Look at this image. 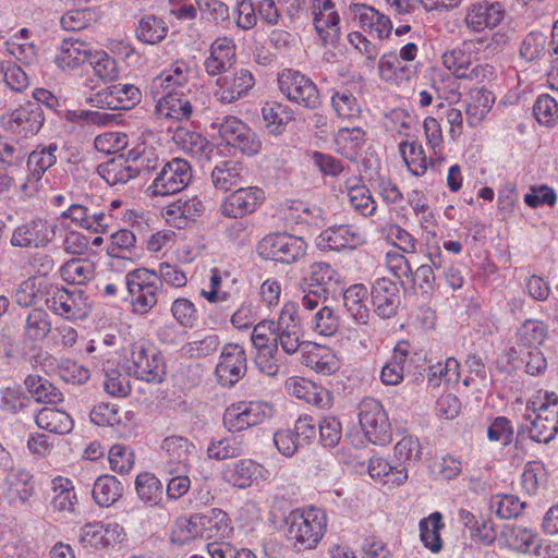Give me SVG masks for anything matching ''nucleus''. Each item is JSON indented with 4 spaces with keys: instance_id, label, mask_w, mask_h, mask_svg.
Segmentation results:
<instances>
[{
    "instance_id": "obj_1",
    "label": "nucleus",
    "mask_w": 558,
    "mask_h": 558,
    "mask_svg": "<svg viewBox=\"0 0 558 558\" xmlns=\"http://www.w3.org/2000/svg\"><path fill=\"white\" fill-rule=\"evenodd\" d=\"M162 281L181 288L186 284L187 278L179 267L168 263L159 265V276L147 268H136L128 272L125 287L136 313L147 314L157 304Z\"/></svg>"
},
{
    "instance_id": "obj_2",
    "label": "nucleus",
    "mask_w": 558,
    "mask_h": 558,
    "mask_svg": "<svg viewBox=\"0 0 558 558\" xmlns=\"http://www.w3.org/2000/svg\"><path fill=\"white\" fill-rule=\"evenodd\" d=\"M298 305L286 303L277 320L264 319L253 328L251 340L258 347L268 348L271 341L280 344L283 353L292 355L301 345L302 328L298 316Z\"/></svg>"
},
{
    "instance_id": "obj_3",
    "label": "nucleus",
    "mask_w": 558,
    "mask_h": 558,
    "mask_svg": "<svg viewBox=\"0 0 558 558\" xmlns=\"http://www.w3.org/2000/svg\"><path fill=\"white\" fill-rule=\"evenodd\" d=\"M287 538L296 550L315 548L326 532V514L322 509H295L286 518Z\"/></svg>"
},
{
    "instance_id": "obj_4",
    "label": "nucleus",
    "mask_w": 558,
    "mask_h": 558,
    "mask_svg": "<svg viewBox=\"0 0 558 558\" xmlns=\"http://www.w3.org/2000/svg\"><path fill=\"white\" fill-rule=\"evenodd\" d=\"M524 418L529 424L520 427L519 435L526 429L533 441L549 442L558 433V396L545 392L543 399L529 401Z\"/></svg>"
},
{
    "instance_id": "obj_5",
    "label": "nucleus",
    "mask_w": 558,
    "mask_h": 558,
    "mask_svg": "<svg viewBox=\"0 0 558 558\" xmlns=\"http://www.w3.org/2000/svg\"><path fill=\"white\" fill-rule=\"evenodd\" d=\"M128 374L148 384H160L167 375L162 353L150 342L137 341L131 345Z\"/></svg>"
},
{
    "instance_id": "obj_6",
    "label": "nucleus",
    "mask_w": 558,
    "mask_h": 558,
    "mask_svg": "<svg viewBox=\"0 0 558 558\" xmlns=\"http://www.w3.org/2000/svg\"><path fill=\"white\" fill-rule=\"evenodd\" d=\"M307 243L290 233H271L262 239L257 253L262 258L282 264L296 263L306 255Z\"/></svg>"
},
{
    "instance_id": "obj_7",
    "label": "nucleus",
    "mask_w": 558,
    "mask_h": 558,
    "mask_svg": "<svg viewBox=\"0 0 558 558\" xmlns=\"http://www.w3.org/2000/svg\"><path fill=\"white\" fill-rule=\"evenodd\" d=\"M359 422L367 440L385 446L392 439L391 424L381 403L374 398H364L359 405Z\"/></svg>"
},
{
    "instance_id": "obj_8",
    "label": "nucleus",
    "mask_w": 558,
    "mask_h": 558,
    "mask_svg": "<svg viewBox=\"0 0 558 558\" xmlns=\"http://www.w3.org/2000/svg\"><path fill=\"white\" fill-rule=\"evenodd\" d=\"M278 86L290 101L306 109L315 110L322 104L316 84L300 71L284 69L278 75Z\"/></svg>"
},
{
    "instance_id": "obj_9",
    "label": "nucleus",
    "mask_w": 558,
    "mask_h": 558,
    "mask_svg": "<svg viewBox=\"0 0 558 558\" xmlns=\"http://www.w3.org/2000/svg\"><path fill=\"white\" fill-rule=\"evenodd\" d=\"M213 126L218 128L220 137L228 145L239 149L242 154L253 156L262 149L259 136L236 117L229 116L221 120L217 119Z\"/></svg>"
},
{
    "instance_id": "obj_10",
    "label": "nucleus",
    "mask_w": 558,
    "mask_h": 558,
    "mask_svg": "<svg viewBox=\"0 0 558 558\" xmlns=\"http://www.w3.org/2000/svg\"><path fill=\"white\" fill-rule=\"evenodd\" d=\"M213 126L218 128L220 137L228 145L239 149L242 154L253 156L262 149L259 136L236 117L229 116L221 120L217 119Z\"/></svg>"
},
{
    "instance_id": "obj_11",
    "label": "nucleus",
    "mask_w": 558,
    "mask_h": 558,
    "mask_svg": "<svg viewBox=\"0 0 558 558\" xmlns=\"http://www.w3.org/2000/svg\"><path fill=\"white\" fill-rule=\"evenodd\" d=\"M272 408L262 401L238 402L228 407L223 414V425L231 433H239L271 417Z\"/></svg>"
},
{
    "instance_id": "obj_12",
    "label": "nucleus",
    "mask_w": 558,
    "mask_h": 558,
    "mask_svg": "<svg viewBox=\"0 0 558 558\" xmlns=\"http://www.w3.org/2000/svg\"><path fill=\"white\" fill-rule=\"evenodd\" d=\"M192 178L190 162L182 158H173L162 167L148 190L154 196L177 194L190 184Z\"/></svg>"
},
{
    "instance_id": "obj_13",
    "label": "nucleus",
    "mask_w": 558,
    "mask_h": 558,
    "mask_svg": "<svg viewBox=\"0 0 558 558\" xmlns=\"http://www.w3.org/2000/svg\"><path fill=\"white\" fill-rule=\"evenodd\" d=\"M59 145L56 142L49 144H39L36 148L27 154L26 166L28 174L26 181L21 184V191L32 196L36 191V184L40 181L43 175L52 168L58 160Z\"/></svg>"
},
{
    "instance_id": "obj_14",
    "label": "nucleus",
    "mask_w": 558,
    "mask_h": 558,
    "mask_svg": "<svg viewBox=\"0 0 558 558\" xmlns=\"http://www.w3.org/2000/svg\"><path fill=\"white\" fill-rule=\"evenodd\" d=\"M246 371L247 357L244 348L238 343L223 345L215 368L217 381L223 387H232L245 375Z\"/></svg>"
},
{
    "instance_id": "obj_15",
    "label": "nucleus",
    "mask_w": 558,
    "mask_h": 558,
    "mask_svg": "<svg viewBox=\"0 0 558 558\" xmlns=\"http://www.w3.org/2000/svg\"><path fill=\"white\" fill-rule=\"evenodd\" d=\"M265 199V193L260 187H240L230 193L220 205L223 217L240 219L253 214Z\"/></svg>"
},
{
    "instance_id": "obj_16",
    "label": "nucleus",
    "mask_w": 558,
    "mask_h": 558,
    "mask_svg": "<svg viewBox=\"0 0 558 558\" xmlns=\"http://www.w3.org/2000/svg\"><path fill=\"white\" fill-rule=\"evenodd\" d=\"M506 16L505 5L499 2L481 1L471 4L465 13L464 23L472 32H483L498 26Z\"/></svg>"
},
{
    "instance_id": "obj_17",
    "label": "nucleus",
    "mask_w": 558,
    "mask_h": 558,
    "mask_svg": "<svg viewBox=\"0 0 558 558\" xmlns=\"http://www.w3.org/2000/svg\"><path fill=\"white\" fill-rule=\"evenodd\" d=\"M365 243L364 233L353 225L332 226L320 232L317 245L324 250H354Z\"/></svg>"
},
{
    "instance_id": "obj_18",
    "label": "nucleus",
    "mask_w": 558,
    "mask_h": 558,
    "mask_svg": "<svg viewBox=\"0 0 558 558\" xmlns=\"http://www.w3.org/2000/svg\"><path fill=\"white\" fill-rule=\"evenodd\" d=\"M301 289L316 290L328 296L342 290L341 276L330 264L315 262L310 266L308 274L302 278Z\"/></svg>"
},
{
    "instance_id": "obj_19",
    "label": "nucleus",
    "mask_w": 558,
    "mask_h": 558,
    "mask_svg": "<svg viewBox=\"0 0 558 558\" xmlns=\"http://www.w3.org/2000/svg\"><path fill=\"white\" fill-rule=\"evenodd\" d=\"M161 448L169 459L163 465L167 474H173V471L189 472L190 458L196 450L193 441L181 435H171L162 440Z\"/></svg>"
},
{
    "instance_id": "obj_20",
    "label": "nucleus",
    "mask_w": 558,
    "mask_h": 558,
    "mask_svg": "<svg viewBox=\"0 0 558 558\" xmlns=\"http://www.w3.org/2000/svg\"><path fill=\"white\" fill-rule=\"evenodd\" d=\"M372 303L375 313L381 318H391L400 305V290L396 282L388 278H378L372 286Z\"/></svg>"
},
{
    "instance_id": "obj_21",
    "label": "nucleus",
    "mask_w": 558,
    "mask_h": 558,
    "mask_svg": "<svg viewBox=\"0 0 558 558\" xmlns=\"http://www.w3.org/2000/svg\"><path fill=\"white\" fill-rule=\"evenodd\" d=\"M45 120L40 104L26 101L9 113L8 124L11 130L28 136L37 134Z\"/></svg>"
},
{
    "instance_id": "obj_22",
    "label": "nucleus",
    "mask_w": 558,
    "mask_h": 558,
    "mask_svg": "<svg viewBox=\"0 0 558 558\" xmlns=\"http://www.w3.org/2000/svg\"><path fill=\"white\" fill-rule=\"evenodd\" d=\"M254 77L246 69L217 80L215 97L222 104H231L245 96L254 86Z\"/></svg>"
},
{
    "instance_id": "obj_23",
    "label": "nucleus",
    "mask_w": 558,
    "mask_h": 558,
    "mask_svg": "<svg viewBox=\"0 0 558 558\" xmlns=\"http://www.w3.org/2000/svg\"><path fill=\"white\" fill-rule=\"evenodd\" d=\"M20 317L23 320V342L31 348L38 347L51 331L50 315L43 308L33 307Z\"/></svg>"
},
{
    "instance_id": "obj_24",
    "label": "nucleus",
    "mask_w": 558,
    "mask_h": 558,
    "mask_svg": "<svg viewBox=\"0 0 558 558\" xmlns=\"http://www.w3.org/2000/svg\"><path fill=\"white\" fill-rule=\"evenodd\" d=\"M268 471L252 459H242L223 469V478L238 488H247L258 480H266Z\"/></svg>"
},
{
    "instance_id": "obj_25",
    "label": "nucleus",
    "mask_w": 558,
    "mask_h": 558,
    "mask_svg": "<svg viewBox=\"0 0 558 558\" xmlns=\"http://www.w3.org/2000/svg\"><path fill=\"white\" fill-rule=\"evenodd\" d=\"M47 221L34 219L16 227L10 239V243L15 247H41L47 245L52 235Z\"/></svg>"
},
{
    "instance_id": "obj_26",
    "label": "nucleus",
    "mask_w": 558,
    "mask_h": 558,
    "mask_svg": "<svg viewBox=\"0 0 558 558\" xmlns=\"http://www.w3.org/2000/svg\"><path fill=\"white\" fill-rule=\"evenodd\" d=\"M172 140L185 154L198 161H209L216 150L214 143L201 133L182 126L174 130Z\"/></svg>"
},
{
    "instance_id": "obj_27",
    "label": "nucleus",
    "mask_w": 558,
    "mask_h": 558,
    "mask_svg": "<svg viewBox=\"0 0 558 558\" xmlns=\"http://www.w3.org/2000/svg\"><path fill=\"white\" fill-rule=\"evenodd\" d=\"M47 306L57 315L68 319H77L85 316V300L81 291H69L64 288H56Z\"/></svg>"
},
{
    "instance_id": "obj_28",
    "label": "nucleus",
    "mask_w": 558,
    "mask_h": 558,
    "mask_svg": "<svg viewBox=\"0 0 558 558\" xmlns=\"http://www.w3.org/2000/svg\"><path fill=\"white\" fill-rule=\"evenodd\" d=\"M286 387L292 396L319 409H328L332 403L329 390L304 377L290 378Z\"/></svg>"
},
{
    "instance_id": "obj_29",
    "label": "nucleus",
    "mask_w": 558,
    "mask_h": 558,
    "mask_svg": "<svg viewBox=\"0 0 558 558\" xmlns=\"http://www.w3.org/2000/svg\"><path fill=\"white\" fill-rule=\"evenodd\" d=\"M340 17L331 0H324L314 13L315 29L325 46H335L340 38Z\"/></svg>"
},
{
    "instance_id": "obj_30",
    "label": "nucleus",
    "mask_w": 558,
    "mask_h": 558,
    "mask_svg": "<svg viewBox=\"0 0 558 558\" xmlns=\"http://www.w3.org/2000/svg\"><path fill=\"white\" fill-rule=\"evenodd\" d=\"M350 13L359 21L360 26L371 34L375 33L379 39L388 38L392 31L389 17L364 3L349 5Z\"/></svg>"
},
{
    "instance_id": "obj_31",
    "label": "nucleus",
    "mask_w": 558,
    "mask_h": 558,
    "mask_svg": "<svg viewBox=\"0 0 558 558\" xmlns=\"http://www.w3.org/2000/svg\"><path fill=\"white\" fill-rule=\"evenodd\" d=\"M190 94L191 93L183 95L174 93V95L162 94L158 97H154L157 99L155 114L158 118H165L177 122L189 120L194 109Z\"/></svg>"
},
{
    "instance_id": "obj_32",
    "label": "nucleus",
    "mask_w": 558,
    "mask_h": 558,
    "mask_svg": "<svg viewBox=\"0 0 558 558\" xmlns=\"http://www.w3.org/2000/svg\"><path fill=\"white\" fill-rule=\"evenodd\" d=\"M235 61V46L232 39L223 37L216 39L204 62L208 75L216 76L229 70Z\"/></svg>"
},
{
    "instance_id": "obj_33",
    "label": "nucleus",
    "mask_w": 558,
    "mask_h": 558,
    "mask_svg": "<svg viewBox=\"0 0 558 558\" xmlns=\"http://www.w3.org/2000/svg\"><path fill=\"white\" fill-rule=\"evenodd\" d=\"M508 546L522 554L539 556L543 539L538 533L530 527L512 525L504 532Z\"/></svg>"
},
{
    "instance_id": "obj_34",
    "label": "nucleus",
    "mask_w": 558,
    "mask_h": 558,
    "mask_svg": "<svg viewBox=\"0 0 558 558\" xmlns=\"http://www.w3.org/2000/svg\"><path fill=\"white\" fill-rule=\"evenodd\" d=\"M90 51L92 49L87 43L66 38L62 41L60 50L54 57V62L62 70L75 69L87 62Z\"/></svg>"
},
{
    "instance_id": "obj_35",
    "label": "nucleus",
    "mask_w": 558,
    "mask_h": 558,
    "mask_svg": "<svg viewBox=\"0 0 558 558\" xmlns=\"http://www.w3.org/2000/svg\"><path fill=\"white\" fill-rule=\"evenodd\" d=\"M495 102L494 94L485 87H474L469 93L465 106L466 123L477 126L488 114Z\"/></svg>"
},
{
    "instance_id": "obj_36",
    "label": "nucleus",
    "mask_w": 558,
    "mask_h": 558,
    "mask_svg": "<svg viewBox=\"0 0 558 558\" xmlns=\"http://www.w3.org/2000/svg\"><path fill=\"white\" fill-rule=\"evenodd\" d=\"M98 174L111 186L124 184L138 174L123 156L112 158L97 167Z\"/></svg>"
},
{
    "instance_id": "obj_37",
    "label": "nucleus",
    "mask_w": 558,
    "mask_h": 558,
    "mask_svg": "<svg viewBox=\"0 0 558 558\" xmlns=\"http://www.w3.org/2000/svg\"><path fill=\"white\" fill-rule=\"evenodd\" d=\"M4 483L11 497L17 498L22 504L27 502L35 492L34 476L22 468H10Z\"/></svg>"
},
{
    "instance_id": "obj_38",
    "label": "nucleus",
    "mask_w": 558,
    "mask_h": 558,
    "mask_svg": "<svg viewBox=\"0 0 558 558\" xmlns=\"http://www.w3.org/2000/svg\"><path fill=\"white\" fill-rule=\"evenodd\" d=\"M51 508L62 513H73L77 505V496L71 480L57 476L51 481Z\"/></svg>"
},
{
    "instance_id": "obj_39",
    "label": "nucleus",
    "mask_w": 558,
    "mask_h": 558,
    "mask_svg": "<svg viewBox=\"0 0 558 558\" xmlns=\"http://www.w3.org/2000/svg\"><path fill=\"white\" fill-rule=\"evenodd\" d=\"M367 471L372 478L378 480L384 485L399 486L408 480V470L404 465L391 466L388 461L379 457L369 459Z\"/></svg>"
},
{
    "instance_id": "obj_40",
    "label": "nucleus",
    "mask_w": 558,
    "mask_h": 558,
    "mask_svg": "<svg viewBox=\"0 0 558 558\" xmlns=\"http://www.w3.org/2000/svg\"><path fill=\"white\" fill-rule=\"evenodd\" d=\"M242 172V162L233 159L222 160L211 170V182L216 189L227 192L241 183Z\"/></svg>"
},
{
    "instance_id": "obj_41",
    "label": "nucleus",
    "mask_w": 558,
    "mask_h": 558,
    "mask_svg": "<svg viewBox=\"0 0 558 558\" xmlns=\"http://www.w3.org/2000/svg\"><path fill=\"white\" fill-rule=\"evenodd\" d=\"M368 291L362 283H355L345 289L342 293L343 305L354 320L367 324L369 310L366 305Z\"/></svg>"
},
{
    "instance_id": "obj_42",
    "label": "nucleus",
    "mask_w": 558,
    "mask_h": 558,
    "mask_svg": "<svg viewBox=\"0 0 558 558\" xmlns=\"http://www.w3.org/2000/svg\"><path fill=\"white\" fill-rule=\"evenodd\" d=\"M36 425L54 434H68L73 428L72 417L64 411L56 408H43L35 415Z\"/></svg>"
},
{
    "instance_id": "obj_43",
    "label": "nucleus",
    "mask_w": 558,
    "mask_h": 558,
    "mask_svg": "<svg viewBox=\"0 0 558 558\" xmlns=\"http://www.w3.org/2000/svg\"><path fill=\"white\" fill-rule=\"evenodd\" d=\"M202 523H204V537L207 539L223 541L230 537L233 532L229 515L218 508H213L207 513L202 514Z\"/></svg>"
},
{
    "instance_id": "obj_44",
    "label": "nucleus",
    "mask_w": 558,
    "mask_h": 558,
    "mask_svg": "<svg viewBox=\"0 0 558 558\" xmlns=\"http://www.w3.org/2000/svg\"><path fill=\"white\" fill-rule=\"evenodd\" d=\"M24 385L32 398L38 403L57 404L63 400L60 389L39 375L26 376Z\"/></svg>"
},
{
    "instance_id": "obj_45",
    "label": "nucleus",
    "mask_w": 558,
    "mask_h": 558,
    "mask_svg": "<svg viewBox=\"0 0 558 558\" xmlns=\"http://www.w3.org/2000/svg\"><path fill=\"white\" fill-rule=\"evenodd\" d=\"M101 372L104 373V390L118 398H124L131 393V384L128 375L121 373L114 362L104 361L101 363Z\"/></svg>"
},
{
    "instance_id": "obj_46",
    "label": "nucleus",
    "mask_w": 558,
    "mask_h": 558,
    "mask_svg": "<svg viewBox=\"0 0 558 558\" xmlns=\"http://www.w3.org/2000/svg\"><path fill=\"white\" fill-rule=\"evenodd\" d=\"M201 513L192 514L190 518H179L174 523L170 539L172 543L183 546L198 537H204Z\"/></svg>"
},
{
    "instance_id": "obj_47",
    "label": "nucleus",
    "mask_w": 558,
    "mask_h": 558,
    "mask_svg": "<svg viewBox=\"0 0 558 558\" xmlns=\"http://www.w3.org/2000/svg\"><path fill=\"white\" fill-rule=\"evenodd\" d=\"M331 107L339 119L353 121L361 116L362 109L354 93L348 87H341L331 96Z\"/></svg>"
},
{
    "instance_id": "obj_48",
    "label": "nucleus",
    "mask_w": 558,
    "mask_h": 558,
    "mask_svg": "<svg viewBox=\"0 0 558 558\" xmlns=\"http://www.w3.org/2000/svg\"><path fill=\"white\" fill-rule=\"evenodd\" d=\"M135 234L126 229L117 231L111 235V244L108 254L111 257L110 266L118 267L122 260H132L130 256L135 248Z\"/></svg>"
},
{
    "instance_id": "obj_49",
    "label": "nucleus",
    "mask_w": 558,
    "mask_h": 558,
    "mask_svg": "<svg viewBox=\"0 0 558 558\" xmlns=\"http://www.w3.org/2000/svg\"><path fill=\"white\" fill-rule=\"evenodd\" d=\"M123 486L113 475L105 474L99 476L93 487V497L101 507L113 505L121 496Z\"/></svg>"
},
{
    "instance_id": "obj_50",
    "label": "nucleus",
    "mask_w": 558,
    "mask_h": 558,
    "mask_svg": "<svg viewBox=\"0 0 558 558\" xmlns=\"http://www.w3.org/2000/svg\"><path fill=\"white\" fill-rule=\"evenodd\" d=\"M399 151L409 171L415 177L424 175L428 165H433L432 161H427L423 146L414 141H402L399 144Z\"/></svg>"
},
{
    "instance_id": "obj_51",
    "label": "nucleus",
    "mask_w": 558,
    "mask_h": 558,
    "mask_svg": "<svg viewBox=\"0 0 558 558\" xmlns=\"http://www.w3.org/2000/svg\"><path fill=\"white\" fill-rule=\"evenodd\" d=\"M64 281L73 284H85L95 275L94 263L87 258H72L60 268Z\"/></svg>"
},
{
    "instance_id": "obj_52",
    "label": "nucleus",
    "mask_w": 558,
    "mask_h": 558,
    "mask_svg": "<svg viewBox=\"0 0 558 558\" xmlns=\"http://www.w3.org/2000/svg\"><path fill=\"white\" fill-rule=\"evenodd\" d=\"M442 515L434 512L420 521V537L424 546L433 553H439L442 548L440 530L444 527Z\"/></svg>"
},
{
    "instance_id": "obj_53",
    "label": "nucleus",
    "mask_w": 558,
    "mask_h": 558,
    "mask_svg": "<svg viewBox=\"0 0 558 558\" xmlns=\"http://www.w3.org/2000/svg\"><path fill=\"white\" fill-rule=\"evenodd\" d=\"M137 496L148 506H157L162 499L163 487L159 478L149 472L136 476Z\"/></svg>"
},
{
    "instance_id": "obj_54",
    "label": "nucleus",
    "mask_w": 558,
    "mask_h": 558,
    "mask_svg": "<svg viewBox=\"0 0 558 558\" xmlns=\"http://www.w3.org/2000/svg\"><path fill=\"white\" fill-rule=\"evenodd\" d=\"M526 502L511 494L496 495L489 500V509L504 520L518 518L523 513Z\"/></svg>"
},
{
    "instance_id": "obj_55",
    "label": "nucleus",
    "mask_w": 558,
    "mask_h": 558,
    "mask_svg": "<svg viewBox=\"0 0 558 558\" xmlns=\"http://www.w3.org/2000/svg\"><path fill=\"white\" fill-rule=\"evenodd\" d=\"M379 76L386 81L398 84L400 81H409L412 71L409 66L402 65L396 53H385L378 62Z\"/></svg>"
},
{
    "instance_id": "obj_56",
    "label": "nucleus",
    "mask_w": 558,
    "mask_h": 558,
    "mask_svg": "<svg viewBox=\"0 0 558 558\" xmlns=\"http://www.w3.org/2000/svg\"><path fill=\"white\" fill-rule=\"evenodd\" d=\"M244 453L243 440L235 436L213 439L207 448V456L218 461L241 457Z\"/></svg>"
},
{
    "instance_id": "obj_57",
    "label": "nucleus",
    "mask_w": 558,
    "mask_h": 558,
    "mask_svg": "<svg viewBox=\"0 0 558 558\" xmlns=\"http://www.w3.org/2000/svg\"><path fill=\"white\" fill-rule=\"evenodd\" d=\"M27 156L25 147L16 140L0 136V163L19 171L23 168Z\"/></svg>"
},
{
    "instance_id": "obj_58",
    "label": "nucleus",
    "mask_w": 558,
    "mask_h": 558,
    "mask_svg": "<svg viewBox=\"0 0 558 558\" xmlns=\"http://www.w3.org/2000/svg\"><path fill=\"white\" fill-rule=\"evenodd\" d=\"M166 23L155 15H145L141 19L136 28L137 38L145 44H157L167 35Z\"/></svg>"
},
{
    "instance_id": "obj_59",
    "label": "nucleus",
    "mask_w": 558,
    "mask_h": 558,
    "mask_svg": "<svg viewBox=\"0 0 558 558\" xmlns=\"http://www.w3.org/2000/svg\"><path fill=\"white\" fill-rule=\"evenodd\" d=\"M306 365L322 375H330L339 368L336 355L324 347H316L307 354Z\"/></svg>"
},
{
    "instance_id": "obj_60",
    "label": "nucleus",
    "mask_w": 558,
    "mask_h": 558,
    "mask_svg": "<svg viewBox=\"0 0 558 558\" xmlns=\"http://www.w3.org/2000/svg\"><path fill=\"white\" fill-rule=\"evenodd\" d=\"M254 348L257 350V354L255 357V363L258 369L268 375L275 376L279 371V348L280 344L271 341L267 343L269 348L258 347L257 342L252 340Z\"/></svg>"
},
{
    "instance_id": "obj_61",
    "label": "nucleus",
    "mask_w": 558,
    "mask_h": 558,
    "mask_svg": "<svg viewBox=\"0 0 558 558\" xmlns=\"http://www.w3.org/2000/svg\"><path fill=\"white\" fill-rule=\"evenodd\" d=\"M348 198L352 208L363 217H371L376 211V202L365 185L350 186Z\"/></svg>"
},
{
    "instance_id": "obj_62",
    "label": "nucleus",
    "mask_w": 558,
    "mask_h": 558,
    "mask_svg": "<svg viewBox=\"0 0 558 558\" xmlns=\"http://www.w3.org/2000/svg\"><path fill=\"white\" fill-rule=\"evenodd\" d=\"M108 460L113 472L124 475L134 468L135 456L130 447L116 444L109 449Z\"/></svg>"
},
{
    "instance_id": "obj_63",
    "label": "nucleus",
    "mask_w": 558,
    "mask_h": 558,
    "mask_svg": "<svg viewBox=\"0 0 558 558\" xmlns=\"http://www.w3.org/2000/svg\"><path fill=\"white\" fill-rule=\"evenodd\" d=\"M94 70L95 75L101 80H114L118 76L117 62L104 50L90 51L87 62Z\"/></svg>"
},
{
    "instance_id": "obj_64",
    "label": "nucleus",
    "mask_w": 558,
    "mask_h": 558,
    "mask_svg": "<svg viewBox=\"0 0 558 558\" xmlns=\"http://www.w3.org/2000/svg\"><path fill=\"white\" fill-rule=\"evenodd\" d=\"M386 240L398 247L402 253H415L417 240L405 229L397 223H390L383 228Z\"/></svg>"
}]
</instances>
